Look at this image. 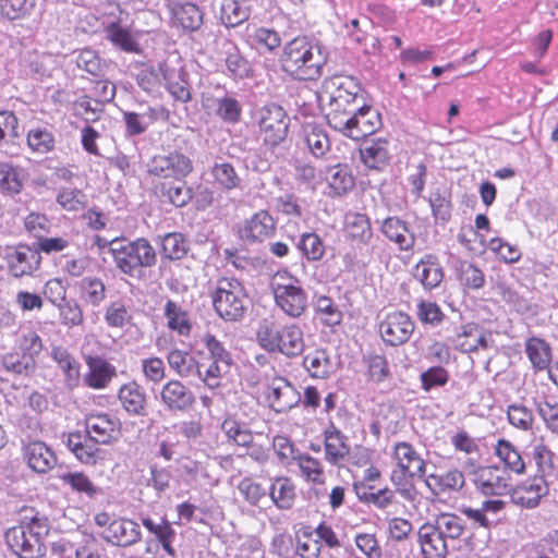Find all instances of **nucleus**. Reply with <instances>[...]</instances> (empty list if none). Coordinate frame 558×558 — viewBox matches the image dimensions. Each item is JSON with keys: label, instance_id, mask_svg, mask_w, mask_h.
Here are the masks:
<instances>
[{"label": "nucleus", "instance_id": "1", "mask_svg": "<svg viewBox=\"0 0 558 558\" xmlns=\"http://www.w3.org/2000/svg\"><path fill=\"white\" fill-rule=\"evenodd\" d=\"M360 90L352 78L333 76L324 82L318 95L329 126L354 141L372 135L381 126L380 114L364 105Z\"/></svg>", "mask_w": 558, "mask_h": 558}, {"label": "nucleus", "instance_id": "2", "mask_svg": "<svg viewBox=\"0 0 558 558\" xmlns=\"http://www.w3.org/2000/svg\"><path fill=\"white\" fill-rule=\"evenodd\" d=\"M327 60L325 47L306 36L288 41L279 58L282 71L300 81L319 78Z\"/></svg>", "mask_w": 558, "mask_h": 558}, {"label": "nucleus", "instance_id": "3", "mask_svg": "<svg viewBox=\"0 0 558 558\" xmlns=\"http://www.w3.org/2000/svg\"><path fill=\"white\" fill-rule=\"evenodd\" d=\"M391 459L396 469L391 472V482L401 497L414 501L417 490L411 483L412 478H423L426 474V462L421 453L407 441H399L392 446Z\"/></svg>", "mask_w": 558, "mask_h": 558}, {"label": "nucleus", "instance_id": "4", "mask_svg": "<svg viewBox=\"0 0 558 558\" xmlns=\"http://www.w3.org/2000/svg\"><path fill=\"white\" fill-rule=\"evenodd\" d=\"M117 268L132 278H141L143 268L156 264L157 254L153 245L144 238L130 241L128 239H113L108 242Z\"/></svg>", "mask_w": 558, "mask_h": 558}, {"label": "nucleus", "instance_id": "5", "mask_svg": "<svg viewBox=\"0 0 558 558\" xmlns=\"http://www.w3.org/2000/svg\"><path fill=\"white\" fill-rule=\"evenodd\" d=\"M259 345L270 353L287 357L300 356L305 350L303 330L296 324L277 328L274 324L262 327L257 332Z\"/></svg>", "mask_w": 558, "mask_h": 558}, {"label": "nucleus", "instance_id": "6", "mask_svg": "<svg viewBox=\"0 0 558 558\" xmlns=\"http://www.w3.org/2000/svg\"><path fill=\"white\" fill-rule=\"evenodd\" d=\"M211 300L216 313L226 322L240 320L248 305L245 288L235 278L218 279Z\"/></svg>", "mask_w": 558, "mask_h": 558}, {"label": "nucleus", "instance_id": "7", "mask_svg": "<svg viewBox=\"0 0 558 558\" xmlns=\"http://www.w3.org/2000/svg\"><path fill=\"white\" fill-rule=\"evenodd\" d=\"M47 533L46 525L38 520H33L9 529L5 532V542L20 558H41L46 553L44 538Z\"/></svg>", "mask_w": 558, "mask_h": 558}, {"label": "nucleus", "instance_id": "8", "mask_svg": "<svg viewBox=\"0 0 558 558\" xmlns=\"http://www.w3.org/2000/svg\"><path fill=\"white\" fill-rule=\"evenodd\" d=\"M276 304L292 318L301 317L307 308V295L298 280L287 271H278L270 281Z\"/></svg>", "mask_w": 558, "mask_h": 558}, {"label": "nucleus", "instance_id": "9", "mask_svg": "<svg viewBox=\"0 0 558 558\" xmlns=\"http://www.w3.org/2000/svg\"><path fill=\"white\" fill-rule=\"evenodd\" d=\"M207 355L201 363L203 381L210 388L219 385V379L230 372L233 359L223 342L214 335L205 333L202 339Z\"/></svg>", "mask_w": 558, "mask_h": 558}, {"label": "nucleus", "instance_id": "10", "mask_svg": "<svg viewBox=\"0 0 558 558\" xmlns=\"http://www.w3.org/2000/svg\"><path fill=\"white\" fill-rule=\"evenodd\" d=\"M258 125L265 143L276 146L288 135L289 118L282 107L272 104L259 110Z\"/></svg>", "mask_w": 558, "mask_h": 558}, {"label": "nucleus", "instance_id": "11", "mask_svg": "<svg viewBox=\"0 0 558 558\" xmlns=\"http://www.w3.org/2000/svg\"><path fill=\"white\" fill-rule=\"evenodd\" d=\"M84 425L87 435L96 444L111 445L116 442L121 435L120 420L109 413H90L86 415Z\"/></svg>", "mask_w": 558, "mask_h": 558}, {"label": "nucleus", "instance_id": "12", "mask_svg": "<svg viewBox=\"0 0 558 558\" xmlns=\"http://www.w3.org/2000/svg\"><path fill=\"white\" fill-rule=\"evenodd\" d=\"M415 325L403 312L388 313L379 324V333L387 345L398 347L411 338Z\"/></svg>", "mask_w": 558, "mask_h": 558}, {"label": "nucleus", "instance_id": "13", "mask_svg": "<svg viewBox=\"0 0 558 558\" xmlns=\"http://www.w3.org/2000/svg\"><path fill=\"white\" fill-rule=\"evenodd\" d=\"M472 482L486 496H502L510 490L506 469L497 465L478 466L472 472Z\"/></svg>", "mask_w": 558, "mask_h": 558}, {"label": "nucleus", "instance_id": "14", "mask_svg": "<svg viewBox=\"0 0 558 558\" xmlns=\"http://www.w3.org/2000/svg\"><path fill=\"white\" fill-rule=\"evenodd\" d=\"M192 170V160L186 155L177 151L155 156L148 162L149 173L160 178L180 180L189 175Z\"/></svg>", "mask_w": 558, "mask_h": 558}, {"label": "nucleus", "instance_id": "15", "mask_svg": "<svg viewBox=\"0 0 558 558\" xmlns=\"http://www.w3.org/2000/svg\"><path fill=\"white\" fill-rule=\"evenodd\" d=\"M276 232L274 217L264 209L253 214L238 228L239 236L246 243L263 242L271 238Z\"/></svg>", "mask_w": 558, "mask_h": 558}, {"label": "nucleus", "instance_id": "16", "mask_svg": "<svg viewBox=\"0 0 558 558\" xmlns=\"http://www.w3.org/2000/svg\"><path fill=\"white\" fill-rule=\"evenodd\" d=\"M265 397L269 408L277 413L287 412L301 401L298 390L283 377H276L268 384Z\"/></svg>", "mask_w": 558, "mask_h": 558}, {"label": "nucleus", "instance_id": "17", "mask_svg": "<svg viewBox=\"0 0 558 558\" xmlns=\"http://www.w3.org/2000/svg\"><path fill=\"white\" fill-rule=\"evenodd\" d=\"M159 396L161 404L172 413L185 412L195 403L193 391L178 379L167 381Z\"/></svg>", "mask_w": 558, "mask_h": 558}, {"label": "nucleus", "instance_id": "18", "mask_svg": "<svg viewBox=\"0 0 558 558\" xmlns=\"http://www.w3.org/2000/svg\"><path fill=\"white\" fill-rule=\"evenodd\" d=\"M547 494L548 485L545 478L533 476L522 481L511 489L510 497L514 505L525 509H534Z\"/></svg>", "mask_w": 558, "mask_h": 558}, {"label": "nucleus", "instance_id": "19", "mask_svg": "<svg viewBox=\"0 0 558 558\" xmlns=\"http://www.w3.org/2000/svg\"><path fill=\"white\" fill-rule=\"evenodd\" d=\"M100 536L109 544L129 547L137 543L141 537L140 525L130 519H114L104 529Z\"/></svg>", "mask_w": 558, "mask_h": 558}, {"label": "nucleus", "instance_id": "20", "mask_svg": "<svg viewBox=\"0 0 558 558\" xmlns=\"http://www.w3.org/2000/svg\"><path fill=\"white\" fill-rule=\"evenodd\" d=\"M323 437L325 460L333 466L340 465L350 453L351 448L348 436L331 423L323 432Z\"/></svg>", "mask_w": 558, "mask_h": 558}, {"label": "nucleus", "instance_id": "21", "mask_svg": "<svg viewBox=\"0 0 558 558\" xmlns=\"http://www.w3.org/2000/svg\"><path fill=\"white\" fill-rule=\"evenodd\" d=\"M165 87L169 94L178 101L187 102L192 98L191 84L187 81V73L182 66H171L163 63L159 68Z\"/></svg>", "mask_w": 558, "mask_h": 558}, {"label": "nucleus", "instance_id": "22", "mask_svg": "<svg viewBox=\"0 0 558 558\" xmlns=\"http://www.w3.org/2000/svg\"><path fill=\"white\" fill-rule=\"evenodd\" d=\"M88 372L84 375V384L93 389H105L117 375V368L106 359L98 355L85 356Z\"/></svg>", "mask_w": 558, "mask_h": 558}, {"label": "nucleus", "instance_id": "23", "mask_svg": "<svg viewBox=\"0 0 558 558\" xmlns=\"http://www.w3.org/2000/svg\"><path fill=\"white\" fill-rule=\"evenodd\" d=\"M64 444L75 458L84 463L94 465L101 459L102 450L98 447L99 444L87 435L81 432H72L65 435Z\"/></svg>", "mask_w": 558, "mask_h": 558}, {"label": "nucleus", "instance_id": "24", "mask_svg": "<svg viewBox=\"0 0 558 558\" xmlns=\"http://www.w3.org/2000/svg\"><path fill=\"white\" fill-rule=\"evenodd\" d=\"M23 454L28 466L36 473H47L57 464L52 449L44 441H31L23 448Z\"/></svg>", "mask_w": 558, "mask_h": 558}, {"label": "nucleus", "instance_id": "25", "mask_svg": "<svg viewBox=\"0 0 558 558\" xmlns=\"http://www.w3.org/2000/svg\"><path fill=\"white\" fill-rule=\"evenodd\" d=\"M417 534L425 558H446L449 550L448 541L436 531L433 524H423Z\"/></svg>", "mask_w": 558, "mask_h": 558}, {"label": "nucleus", "instance_id": "26", "mask_svg": "<svg viewBox=\"0 0 558 558\" xmlns=\"http://www.w3.org/2000/svg\"><path fill=\"white\" fill-rule=\"evenodd\" d=\"M381 232L385 236L393 242L399 250L409 251L415 244V235L408 228L405 221L398 217H388L381 223Z\"/></svg>", "mask_w": 558, "mask_h": 558}, {"label": "nucleus", "instance_id": "27", "mask_svg": "<svg viewBox=\"0 0 558 558\" xmlns=\"http://www.w3.org/2000/svg\"><path fill=\"white\" fill-rule=\"evenodd\" d=\"M203 107L226 123H236L241 118L242 107L235 98L230 96L205 97Z\"/></svg>", "mask_w": 558, "mask_h": 558}, {"label": "nucleus", "instance_id": "28", "mask_svg": "<svg viewBox=\"0 0 558 558\" xmlns=\"http://www.w3.org/2000/svg\"><path fill=\"white\" fill-rule=\"evenodd\" d=\"M40 260L41 256L35 245H20L10 257V270L14 277H22L36 270Z\"/></svg>", "mask_w": 558, "mask_h": 558}, {"label": "nucleus", "instance_id": "29", "mask_svg": "<svg viewBox=\"0 0 558 558\" xmlns=\"http://www.w3.org/2000/svg\"><path fill=\"white\" fill-rule=\"evenodd\" d=\"M425 483L435 495L450 494L461 490L465 484L464 475L457 469L440 474H429Z\"/></svg>", "mask_w": 558, "mask_h": 558}, {"label": "nucleus", "instance_id": "30", "mask_svg": "<svg viewBox=\"0 0 558 558\" xmlns=\"http://www.w3.org/2000/svg\"><path fill=\"white\" fill-rule=\"evenodd\" d=\"M302 137L310 153L316 158L325 156L330 149V141L326 130L314 121L303 123Z\"/></svg>", "mask_w": 558, "mask_h": 558}, {"label": "nucleus", "instance_id": "31", "mask_svg": "<svg viewBox=\"0 0 558 558\" xmlns=\"http://www.w3.org/2000/svg\"><path fill=\"white\" fill-rule=\"evenodd\" d=\"M413 276L425 289L437 288L444 278L442 268L434 255H426L414 267Z\"/></svg>", "mask_w": 558, "mask_h": 558}, {"label": "nucleus", "instance_id": "32", "mask_svg": "<svg viewBox=\"0 0 558 558\" xmlns=\"http://www.w3.org/2000/svg\"><path fill=\"white\" fill-rule=\"evenodd\" d=\"M344 231L352 241L366 245L373 236L369 218L361 213H348L344 217Z\"/></svg>", "mask_w": 558, "mask_h": 558}, {"label": "nucleus", "instance_id": "33", "mask_svg": "<svg viewBox=\"0 0 558 558\" xmlns=\"http://www.w3.org/2000/svg\"><path fill=\"white\" fill-rule=\"evenodd\" d=\"M214 186L232 191L241 186L242 180L235 168L227 161H216L208 170Z\"/></svg>", "mask_w": 558, "mask_h": 558}, {"label": "nucleus", "instance_id": "34", "mask_svg": "<svg viewBox=\"0 0 558 558\" xmlns=\"http://www.w3.org/2000/svg\"><path fill=\"white\" fill-rule=\"evenodd\" d=\"M325 179L332 196H342L354 186V178L347 165L338 163L329 167Z\"/></svg>", "mask_w": 558, "mask_h": 558}, {"label": "nucleus", "instance_id": "35", "mask_svg": "<svg viewBox=\"0 0 558 558\" xmlns=\"http://www.w3.org/2000/svg\"><path fill=\"white\" fill-rule=\"evenodd\" d=\"M362 162L369 169H381L389 160L388 142L372 140L360 149Z\"/></svg>", "mask_w": 558, "mask_h": 558}, {"label": "nucleus", "instance_id": "36", "mask_svg": "<svg viewBox=\"0 0 558 558\" xmlns=\"http://www.w3.org/2000/svg\"><path fill=\"white\" fill-rule=\"evenodd\" d=\"M106 38L120 50L128 53H138L140 43L136 36L119 22H111L106 27Z\"/></svg>", "mask_w": 558, "mask_h": 558}, {"label": "nucleus", "instance_id": "37", "mask_svg": "<svg viewBox=\"0 0 558 558\" xmlns=\"http://www.w3.org/2000/svg\"><path fill=\"white\" fill-rule=\"evenodd\" d=\"M118 397L123 409L130 414L140 415L143 413L146 396L137 383L131 381L123 385L119 390Z\"/></svg>", "mask_w": 558, "mask_h": 558}, {"label": "nucleus", "instance_id": "38", "mask_svg": "<svg viewBox=\"0 0 558 558\" xmlns=\"http://www.w3.org/2000/svg\"><path fill=\"white\" fill-rule=\"evenodd\" d=\"M167 361L171 369L180 377H190L195 373L203 379V371L201 364L186 351L172 349L167 354Z\"/></svg>", "mask_w": 558, "mask_h": 558}, {"label": "nucleus", "instance_id": "39", "mask_svg": "<svg viewBox=\"0 0 558 558\" xmlns=\"http://www.w3.org/2000/svg\"><path fill=\"white\" fill-rule=\"evenodd\" d=\"M495 454L502 461L505 468L515 474H522L525 471V463L517 447L509 440L500 438L497 440Z\"/></svg>", "mask_w": 558, "mask_h": 558}, {"label": "nucleus", "instance_id": "40", "mask_svg": "<svg viewBox=\"0 0 558 558\" xmlns=\"http://www.w3.org/2000/svg\"><path fill=\"white\" fill-rule=\"evenodd\" d=\"M525 353L533 366L537 372L548 368L551 362L550 345L543 339L532 337L526 340Z\"/></svg>", "mask_w": 558, "mask_h": 558}, {"label": "nucleus", "instance_id": "41", "mask_svg": "<svg viewBox=\"0 0 558 558\" xmlns=\"http://www.w3.org/2000/svg\"><path fill=\"white\" fill-rule=\"evenodd\" d=\"M269 496L277 508L288 510L295 500V486L288 477H276L270 486Z\"/></svg>", "mask_w": 558, "mask_h": 558}, {"label": "nucleus", "instance_id": "42", "mask_svg": "<svg viewBox=\"0 0 558 558\" xmlns=\"http://www.w3.org/2000/svg\"><path fill=\"white\" fill-rule=\"evenodd\" d=\"M107 295V288L104 281L94 276L84 277L80 282L81 300L94 307L100 306Z\"/></svg>", "mask_w": 558, "mask_h": 558}, {"label": "nucleus", "instance_id": "43", "mask_svg": "<svg viewBox=\"0 0 558 558\" xmlns=\"http://www.w3.org/2000/svg\"><path fill=\"white\" fill-rule=\"evenodd\" d=\"M167 326L180 336L187 337L192 329L189 314L178 303L168 300L163 308Z\"/></svg>", "mask_w": 558, "mask_h": 558}, {"label": "nucleus", "instance_id": "44", "mask_svg": "<svg viewBox=\"0 0 558 558\" xmlns=\"http://www.w3.org/2000/svg\"><path fill=\"white\" fill-rule=\"evenodd\" d=\"M0 363L7 372L25 377L34 374L37 366L36 361H31L29 357L16 351L2 354L0 356Z\"/></svg>", "mask_w": 558, "mask_h": 558}, {"label": "nucleus", "instance_id": "45", "mask_svg": "<svg viewBox=\"0 0 558 558\" xmlns=\"http://www.w3.org/2000/svg\"><path fill=\"white\" fill-rule=\"evenodd\" d=\"M313 306L316 317L323 325L335 327L341 324L342 312L329 296H316Z\"/></svg>", "mask_w": 558, "mask_h": 558}, {"label": "nucleus", "instance_id": "46", "mask_svg": "<svg viewBox=\"0 0 558 558\" xmlns=\"http://www.w3.org/2000/svg\"><path fill=\"white\" fill-rule=\"evenodd\" d=\"M23 185L22 169L10 162L0 161V192L15 195L22 191Z\"/></svg>", "mask_w": 558, "mask_h": 558}, {"label": "nucleus", "instance_id": "47", "mask_svg": "<svg viewBox=\"0 0 558 558\" xmlns=\"http://www.w3.org/2000/svg\"><path fill=\"white\" fill-rule=\"evenodd\" d=\"M27 145L33 153H50L56 145L54 135L47 126H35L27 132Z\"/></svg>", "mask_w": 558, "mask_h": 558}, {"label": "nucleus", "instance_id": "48", "mask_svg": "<svg viewBox=\"0 0 558 558\" xmlns=\"http://www.w3.org/2000/svg\"><path fill=\"white\" fill-rule=\"evenodd\" d=\"M225 65L229 76L233 78H244L251 75L252 69L250 62L242 56L238 47L229 45L225 51Z\"/></svg>", "mask_w": 558, "mask_h": 558}, {"label": "nucleus", "instance_id": "49", "mask_svg": "<svg viewBox=\"0 0 558 558\" xmlns=\"http://www.w3.org/2000/svg\"><path fill=\"white\" fill-rule=\"evenodd\" d=\"M436 531L447 541L459 539L465 530L463 520L452 513H441L433 524Z\"/></svg>", "mask_w": 558, "mask_h": 558}, {"label": "nucleus", "instance_id": "50", "mask_svg": "<svg viewBox=\"0 0 558 558\" xmlns=\"http://www.w3.org/2000/svg\"><path fill=\"white\" fill-rule=\"evenodd\" d=\"M458 347L462 352L471 353L480 348L488 347L487 339L476 325L463 326L462 332L458 335Z\"/></svg>", "mask_w": 558, "mask_h": 558}, {"label": "nucleus", "instance_id": "51", "mask_svg": "<svg viewBox=\"0 0 558 558\" xmlns=\"http://www.w3.org/2000/svg\"><path fill=\"white\" fill-rule=\"evenodd\" d=\"M63 484L71 487L72 490L83 494L88 498H95L101 493V489L94 485L89 477L82 472H65L60 475Z\"/></svg>", "mask_w": 558, "mask_h": 558}, {"label": "nucleus", "instance_id": "52", "mask_svg": "<svg viewBox=\"0 0 558 558\" xmlns=\"http://www.w3.org/2000/svg\"><path fill=\"white\" fill-rule=\"evenodd\" d=\"M189 251L185 236L180 232L167 233L161 239V254L165 258L178 260L183 258Z\"/></svg>", "mask_w": 558, "mask_h": 558}, {"label": "nucleus", "instance_id": "53", "mask_svg": "<svg viewBox=\"0 0 558 558\" xmlns=\"http://www.w3.org/2000/svg\"><path fill=\"white\" fill-rule=\"evenodd\" d=\"M303 367L313 378H326L330 374L331 363L326 351L315 350L304 356Z\"/></svg>", "mask_w": 558, "mask_h": 558}, {"label": "nucleus", "instance_id": "54", "mask_svg": "<svg viewBox=\"0 0 558 558\" xmlns=\"http://www.w3.org/2000/svg\"><path fill=\"white\" fill-rule=\"evenodd\" d=\"M293 459L295 460L302 476H304L307 482H312L318 485L324 484V466L318 459L307 453L299 454Z\"/></svg>", "mask_w": 558, "mask_h": 558}, {"label": "nucleus", "instance_id": "55", "mask_svg": "<svg viewBox=\"0 0 558 558\" xmlns=\"http://www.w3.org/2000/svg\"><path fill=\"white\" fill-rule=\"evenodd\" d=\"M296 247L308 262H318L325 254L324 241L314 232L303 233L296 243Z\"/></svg>", "mask_w": 558, "mask_h": 558}, {"label": "nucleus", "instance_id": "56", "mask_svg": "<svg viewBox=\"0 0 558 558\" xmlns=\"http://www.w3.org/2000/svg\"><path fill=\"white\" fill-rule=\"evenodd\" d=\"M104 319L111 328H124L132 323V314L124 301L117 300L107 305Z\"/></svg>", "mask_w": 558, "mask_h": 558}, {"label": "nucleus", "instance_id": "57", "mask_svg": "<svg viewBox=\"0 0 558 558\" xmlns=\"http://www.w3.org/2000/svg\"><path fill=\"white\" fill-rule=\"evenodd\" d=\"M250 16L248 10L236 0H223L220 9V19L227 27H235Z\"/></svg>", "mask_w": 558, "mask_h": 558}, {"label": "nucleus", "instance_id": "58", "mask_svg": "<svg viewBox=\"0 0 558 558\" xmlns=\"http://www.w3.org/2000/svg\"><path fill=\"white\" fill-rule=\"evenodd\" d=\"M507 418L509 424L519 430L530 432L533 428V412L522 403L509 404L507 409Z\"/></svg>", "mask_w": 558, "mask_h": 558}, {"label": "nucleus", "instance_id": "59", "mask_svg": "<svg viewBox=\"0 0 558 558\" xmlns=\"http://www.w3.org/2000/svg\"><path fill=\"white\" fill-rule=\"evenodd\" d=\"M177 21L186 31H196L203 24V13L193 3H184L174 12Z\"/></svg>", "mask_w": 558, "mask_h": 558}, {"label": "nucleus", "instance_id": "60", "mask_svg": "<svg viewBox=\"0 0 558 558\" xmlns=\"http://www.w3.org/2000/svg\"><path fill=\"white\" fill-rule=\"evenodd\" d=\"M57 203L65 210L80 211L85 207L87 196L78 189L63 187L57 195Z\"/></svg>", "mask_w": 558, "mask_h": 558}, {"label": "nucleus", "instance_id": "61", "mask_svg": "<svg viewBox=\"0 0 558 558\" xmlns=\"http://www.w3.org/2000/svg\"><path fill=\"white\" fill-rule=\"evenodd\" d=\"M535 408L546 428L558 436V401H535Z\"/></svg>", "mask_w": 558, "mask_h": 558}, {"label": "nucleus", "instance_id": "62", "mask_svg": "<svg viewBox=\"0 0 558 558\" xmlns=\"http://www.w3.org/2000/svg\"><path fill=\"white\" fill-rule=\"evenodd\" d=\"M76 65L94 76L102 75L106 70L105 63L101 62L96 51L92 49H84L77 53Z\"/></svg>", "mask_w": 558, "mask_h": 558}, {"label": "nucleus", "instance_id": "63", "mask_svg": "<svg viewBox=\"0 0 558 558\" xmlns=\"http://www.w3.org/2000/svg\"><path fill=\"white\" fill-rule=\"evenodd\" d=\"M355 488H357L355 486ZM356 494L360 500L365 504L374 505L378 509H385L393 501L395 494L389 488L378 489L377 492H373V488L363 489L360 492L356 489Z\"/></svg>", "mask_w": 558, "mask_h": 558}, {"label": "nucleus", "instance_id": "64", "mask_svg": "<svg viewBox=\"0 0 558 558\" xmlns=\"http://www.w3.org/2000/svg\"><path fill=\"white\" fill-rule=\"evenodd\" d=\"M60 317L63 325L68 327L80 326L84 322V314L81 305L74 301H65L58 307Z\"/></svg>", "mask_w": 558, "mask_h": 558}]
</instances>
